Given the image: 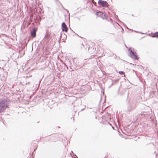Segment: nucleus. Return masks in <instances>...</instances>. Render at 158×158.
I'll use <instances>...</instances> for the list:
<instances>
[{
	"label": "nucleus",
	"mask_w": 158,
	"mask_h": 158,
	"mask_svg": "<svg viewBox=\"0 0 158 158\" xmlns=\"http://www.w3.org/2000/svg\"><path fill=\"white\" fill-rule=\"evenodd\" d=\"M98 4L103 7H107L109 6V4L106 1L102 0H99L98 1Z\"/></svg>",
	"instance_id": "20e7f679"
},
{
	"label": "nucleus",
	"mask_w": 158,
	"mask_h": 158,
	"mask_svg": "<svg viewBox=\"0 0 158 158\" xmlns=\"http://www.w3.org/2000/svg\"><path fill=\"white\" fill-rule=\"evenodd\" d=\"M118 73L120 75L124 74V77H125V75L124 74V72H123V71H119Z\"/></svg>",
	"instance_id": "f8f14e48"
},
{
	"label": "nucleus",
	"mask_w": 158,
	"mask_h": 158,
	"mask_svg": "<svg viewBox=\"0 0 158 158\" xmlns=\"http://www.w3.org/2000/svg\"><path fill=\"white\" fill-rule=\"evenodd\" d=\"M102 18L103 19H106L107 18L106 14L105 13H103Z\"/></svg>",
	"instance_id": "9b49d317"
},
{
	"label": "nucleus",
	"mask_w": 158,
	"mask_h": 158,
	"mask_svg": "<svg viewBox=\"0 0 158 158\" xmlns=\"http://www.w3.org/2000/svg\"><path fill=\"white\" fill-rule=\"evenodd\" d=\"M85 107H84V108H82V109H81V110L80 111H82V110H83L84 109H85Z\"/></svg>",
	"instance_id": "dca6fc26"
},
{
	"label": "nucleus",
	"mask_w": 158,
	"mask_h": 158,
	"mask_svg": "<svg viewBox=\"0 0 158 158\" xmlns=\"http://www.w3.org/2000/svg\"><path fill=\"white\" fill-rule=\"evenodd\" d=\"M89 50V52L91 54H93L94 53H95V50L94 49V48L93 47L90 48Z\"/></svg>",
	"instance_id": "6e6552de"
},
{
	"label": "nucleus",
	"mask_w": 158,
	"mask_h": 158,
	"mask_svg": "<svg viewBox=\"0 0 158 158\" xmlns=\"http://www.w3.org/2000/svg\"><path fill=\"white\" fill-rule=\"evenodd\" d=\"M74 156H76V157L77 158V156H76V155H74Z\"/></svg>",
	"instance_id": "4be33fe9"
},
{
	"label": "nucleus",
	"mask_w": 158,
	"mask_h": 158,
	"mask_svg": "<svg viewBox=\"0 0 158 158\" xmlns=\"http://www.w3.org/2000/svg\"><path fill=\"white\" fill-rule=\"evenodd\" d=\"M127 111L129 112L135 109L137 106V102L135 100H130L127 104Z\"/></svg>",
	"instance_id": "f257e3e1"
},
{
	"label": "nucleus",
	"mask_w": 158,
	"mask_h": 158,
	"mask_svg": "<svg viewBox=\"0 0 158 158\" xmlns=\"http://www.w3.org/2000/svg\"><path fill=\"white\" fill-rule=\"evenodd\" d=\"M36 148L35 149H34V151L33 152H33H34V151H35V150H36Z\"/></svg>",
	"instance_id": "6ab92c4d"
},
{
	"label": "nucleus",
	"mask_w": 158,
	"mask_h": 158,
	"mask_svg": "<svg viewBox=\"0 0 158 158\" xmlns=\"http://www.w3.org/2000/svg\"><path fill=\"white\" fill-rule=\"evenodd\" d=\"M61 28L62 29V31H64L65 32H67L68 30V28L65 23L63 22L62 23Z\"/></svg>",
	"instance_id": "423d86ee"
},
{
	"label": "nucleus",
	"mask_w": 158,
	"mask_h": 158,
	"mask_svg": "<svg viewBox=\"0 0 158 158\" xmlns=\"http://www.w3.org/2000/svg\"><path fill=\"white\" fill-rule=\"evenodd\" d=\"M109 124H110V125H111L110 123H109Z\"/></svg>",
	"instance_id": "5701e85b"
},
{
	"label": "nucleus",
	"mask_w": 158,
	"mask_h": 158,
	"mask_svg": "<svg viewBox=\"0 0 158 158\" xmlns=\"http://www.w3.org/2000/svg\"><path fill=\"white\" fill-rule=\"evenodd\" d=\"M37 30L36 27L32 29L31 32V35L32 38H35L36 35V32Z\"/></svg>",
	"instance_id": "39448f33"
},
{
	"label": "nucleus",
	"mask_w": 158,
	"mask_h": 158,
	"mask_svg": "<svg viewBox=\"0 0 158 158\" xmlns=\"http://www.w3.org/2000/svg\"><path fill=\"white\" fill-rule=\"evenodd\" d=\"M63 64L66 67V68H67V69H68V66L65 63H63Z\"/></svg>",
	"instance_id": "2eb2a0df"
},
{
	"label": "nucleus",
	"mask_w": 158,
	"mask_h": 158,
	"mask_svg": "<svg viewBox=\"0 0 158 158\" xmlns=\"http://www.w3.org/2000/svg\"><path fill=\"white\" fill-rule=\"evenodd\" d=\"M89 108L91 109L92 108Z\"/></svg>",
	"instance_id": "393cba45"
},
{
	"label": "nucleus",
	"mask_w": 158,
	"mask_h": 158,
	"mask_svg": "<svg viewBox=\"0 0 158 158\" xmlns=\"http://www.w3.org/2000/svg\"><path fill=\"white\" fill-rule=\"evenodd\" d=\"M128 51L129 52V56L130 57L135 60H138L139 57H138L135 50L134 48L131 47L130 48L128 49Z\"/></svg>",
	"instance_id": "f03ea898"
},
{
	"label": "nucleus",
	"mask_w": 158,
	"mask_h": 158,
	"mask_svg": "<svg viewBox=\"0 0 158 158\" xmlns=\"http://www.w3.org/2000/svg\"><path fill=\"white\" fill-rule=\"evenodd\" d=\"M119 80V79H116L114 80V81H113V80H112V82H114L115 83H116Z\"/></svg>",
	"instance_id": "ddd939ff"
},
{
	"label": "nucleus",
	"mask_w": 158,
	"mask_h": 158,
	"mask_svg": "<svg viewBox=\"0 0 158 158\" xmlns=\"http://www.w3.org/2000/svg\"><path fill=\"white\" fill-rule=\"evenodd\" d=\"M81 48H84L85 49L87 50V48L88 50H89L90 47L89 45H87L85 43H82L81 44Z\"/></svg>",
	"instance_id": "0eeeda50"
},
{
	"label": "nucleus",
	"mask_w": 158,
	"mask_h": 158,
	"mask_svg": "<svg viewBox=\"0 0 158 158\" xmlns=\"http://www.w3.org/2000/svg\"><path fill=\"white\" fill-rule=\"evenodd\" d=\"M69 62H69V66H71V63H70H70H69Z\"/></svg>",
	"instance_id": "a211bd4d"
},
{
	"label": "nucleus",
	"mask_w": 158,
	"mask_h": 158,
	"mask_svg": "<svg viewBox=\"0 0 158 158\" xmlns=\"http://www.w3.org/2000/svg\"><path fill=\"white\" fill-rule=\"evenodd\" d=\"M113 82L112 83V84H111V85H112L113 84H114V82Z\"/></svg>",
	"instance_id": "412c9836"
},
{
	"label": "nucleus",
	"mask_w": 158,
	"mask_h": 158,
	"mask_svg": "<svg viewBox=\"0 0 158 158\" xmlns=\"http://www.w3.org/2000/svg\"><path fill=\"white\" fill-rule=\"evenodd\" d=\"M114 57L116 58L117 57V56H116L115 55V54L114 55Z\"/></svg>",
	"instance_id": "aec40b11"
},
{
	"label": "nucleus",
	"mask_w": 158,
	"mask_h": 158,
	"mask_svg": "<svg viewBox=\"0 0 158 158\" xmlns=\"http://www.w3.org/2000/svg\"><path fill=\"white\" fill-rule=\"evenodd\" d=\"M64 10H66L68 12H69V11H68V10H67V9H65V8H64Z\"/></svg>",
	"instance_id": "f3484780"
},
{
	"label": "nucleus",
	"mask_w": 158,
	"mask_h": 158,
	"mask_svg": "<svg viewBox=\"0 0 158 158\" xmlns=\"http://www.w3.org/2000/svg\"><path fill=\"white\" fill-rule=\"evenodd\" d=\"M152 37H158V32L155 33Z\"/></svg>",
	"instance_id": "9d476101"
},
{
	"label": "nucleus",
	"mask_w": 158,
	"mask_h": 158,
	"mask_svg": "<svg viewBox=\"0 0 158 158\" xmlns=\"http://www.w3.org/2000/svg\"><path fill=\"white\" fill-rule=\"evenodd\" d=\"M103 13L99 11L96 12V15L98 16L102 17Z\"/></svg>",
	"instance_id": "1a4fd4ad"
},
{
	"label": "nucleus",
	"mask_w": 158,
	"mask_h": 158,
	"mask_svg": "<svg viewBox=\"0 0 158 158\" xmlns=\"http://www.w3.org/2000/svg\"><path fill=\"white\" fill-rule=\"evenodd\" d=\"M7 107V102L6 100L3 99L0 102V113L4 111Z\"/></svg>",
	"instance_id": "7ed1b4c3"
},
{
	"label": "nucleus",
	"mask_w": 158,
	"mask_h": 158,
	"mask_svg": "<svg viewBox=\"0 0 158 158\" xmlns=\"http://www.w3.org/2000/svg\"><path fill=\"white\" fill-rule=\"evenodd\" d=\"M45 38H46L47 39H49V35L48 34H46L45 35Z\"/></svg>",
	"instance_id": "4468645a"
},
{
	"label": "nucleus",
	"mask_w": 158,
	"mask_h": 158,
	"mask_svg": "<svg viewBox=\"0 0 158 158\" xmlns=\"http://www.w3.org/2000/svg\"><path fill=\"white\" fill-rule=\"evenodd\" d=\"M135 31V32H137V31Z\"/></svg>",
	"instance_id": "b1692460"
}]
</instances>
